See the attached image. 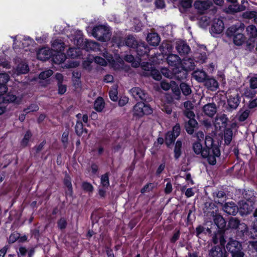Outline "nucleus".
Wrapping results in <instances>:
<instances>
[{
    "instance_id": "obj_1",
    "label": "nucleus",
    "mask_w": 257,
    "mask_h": 257,
    "mask_svg": "<svg viewBox=\"0 0 257 257\" xmlns=\"http://www.w3.org/2000/svg\"><path fill=\"white\" fill-rule=\"evenodd\" d=\"M70 39L73 40L74 44L77 46H80L87 51L95 50L98 48V44L92 41L86 40L84 43L82 33L80 31H75Z\"/></svg>"
},
{
    "instance_id": "obj_2",
    "label": "nucleus",
    "mask_w": 257,
    "mask_h": 257,
    "mask_svg": "<svg viewBox=\"0 0 257 257\" xmlns=\"http://www.w3.org/2000/svg\"><path fill=\"white\" fill-rule=\"evenodd\" d=\"M140 41L137 40L133 35H128L125 39L123 38L121 33L118 32L113 36V43H115L119 48L121 46H126L133 49H135Z\"/></svg>"
},
{
    "instance_id": "obj_3",
    "label": "nucleus",
    "mask_w": 257,
    "mask_h": 257,
    "mask_svg": "<svg viewBox=\"0 0 257 257\" xmlns=\"http://www.w3.org/2000/svg\"><path fill=\"white\" fill-rule=\"evenodd\" d=\"M92 35L99 41L106 42L110 39V28L106 25H98L92 30Z\"/></svg>"
},
{
    "instance_id": "obj_4",
    "label": "nucleus",
    "mask_w": 257,
    "mask_h": 257,
    "mask_svg": "<svg viewBox=\"0 0 257 257\" xmlns=\"http://www.w3.org/2000/svg\"><path fill=\"white\" fill-rule=\"evenodd\" d=\"M226 248L231 254V257H244L242 246L240 242L236 240L229 238Z\"/></svg>"
},
{
    "instance_id": "obj_5",
    "label": "nucleus",
    "mask_w": 257,
    "mask_h": 257,
    "mask_svg": "<svg viewBox=\"0 0 257 257\" xmlns=\"http://www.w3.org/2000/svg\"><path fill=\"white\" fill-rule=\"evenodd\" d=\"M220 155V149L218 146H214L207 149H203L202 157L206 158L208 163L214 165L216 163V158Z\"/></svg>"
},
{
    "instance_id": "obj_6",
    "label": "nucleus",
    "mask_w": 257,
    "mask_h": 257,
    "mask_svg": "<svg viewBox=\"0 0 257 257\" xmlns=\"http://www.w3.org/2000/svg\"><path fill=\"white\" fill-rule=\"evenodd\" d=\"M145 102H138L134 106L133 115L140 118L144 115H148L152 113L153 110L149 105L145 104Z\"/></svg>"
},
{
    "instance_id": "obj_7",
    "label": "nucleus",
    "mask_w": 257,
    "mask_h": 257,
    "mask_svg": "<svg viewBox=\"0 0 257 257\" xmlns=\"http://www.w3.org/2000/svg\"><path fill=\"white\" fill-rule=\"evenodd\" d=\"M130 93L136 100L149 102L151 101V97L144 90L139 87H135L130 90Z\"/></svg>"
},
{
    "instance_id": "obj_8",
    "label": "nucleus",
    "mask_w": 257,
    "mask_h": 257,
    "mask_svg": "<svg viewBox=\"0 0 257 257\" xmlns=\"http://www.w3.org/2000/svg\"><path fill=\"white\" fill-rule=\"evenodd\" d=\"M14 39V48L16 49L18 48H25L34 43V41L29 37H12Z\"/></svg>"
},
{
    "instance_id": "obj_9",
    "label": "nucleus",
    "mask_w": 257,
    "mask_h": 257,
    "mask_svg": "<svg viewBox=\"0 0 257 257\" xmlns=\"http://www.w3.org/2000/svg\"><path fill=\"white\" fill-rule=\"evenodd\" d=\"M180 126L179 123H176L173 127L172 131L168 132L165 137V143L169 146L174 142L176 139L179 136L180 133Z\"/></svg>"
},
{
    "instance_id": "obj_10",
    "label": "nucleus",
    "mask_w": 257,
    "mask_h": 257,
    "mask_svg": "<svg viewBox=\"0 0 257 257\" xmlns=\"http://www.w3.org/2000/svg\"><path fill=\"white\" fill-rule=\"evenodd\" d=\"M251 200H241L239 202V212L242 215H246L252 210L254 204L253 199Z\"/></svg>"
},
{
    "instance_id": "obj_11",
    "label": "nucleus",
    "mask_w": 257,
    "mask_h": 257,
    "mask_svg": "<svg viewBox=\"0 0 257 257\" xmlns=\"http://www.w3.org/2000/svg\"><path fill=\"white\" fill-rule=\"evenodd\" d=\"M212 241L214 244L219 243L220 247L224 248L226 242L224 231L221 229H218L215 232L212 236Z\"/></svg>"
},
{
    "instance_id": "obj_12",
    "label": "nucleus",
    "mask_w": 257,
    "mask_h": 257,
    "mask_svg": "<svg viewBox=\"0 0 257 257\" xmlns=\"http://www.w3.org/2000/svg\"><path fill=\"white\" fill-rule=\"evenodd\" d=\"M240 103L239 97L238 94L234 96H229L227 99V104L225 109L227 112H232L235 110Z\"/></svg>"
},
{
    "instance_id": "obj_13",
    "label": "nucleus",
    "mask_w": 257,
    "mask_h": 257,
    "mask_svg": "<svg viewBox=\"0 0 257 257\" xmlns=\"http://www.w3.org/2000/svg\"><path fill=\"white\" fill-rule=\"evenodd\" d=\"M226 1L230 3L226 8L227 13L233 14L245 10V7L242 5H238L237 0H226Z\"/></svg>"
},
{
    "instance_id": "obj_14",
    "label": "nucleus",
    "mask_w": 257,
    "mask_h": 257,
    "mask_svg": "<svg viewBox=\"0 0 257 257\" xmlns=\"http://www.w3.org/2000/svg\"><path fill=\"white\" fill-rule=\"evenodd\" d=\"M244 29V25L241 23L229 27L226 30V34L228 37L233 38L235 36L240 33H243Z\"/></svg>"
},
{
    "instance_id": "obj_15",
    "label": "nucleus",
    "mask_w": 257,
    "mask_h": 257,
    "mask_svg": "<svg viewBox=\"0 0 257 257\" xmlns=\"http://www.w3.org/2000/svg\"><path fill=\"white\" fill-rule=\"evenodd\" d=\"M175 48L178 53L181 56L188 54L191 50L187 43L182 40H179L176 42Z\"/></svg>"
},
{
    "instance_id": "obj_16",
    "label": "nucleus",
    "mask_w": 257,
    "mask_h": 257,
    "mask_svg": "<svg viewBox=\"0 0 257 257\" xmlns=\"http://www.w3.org/2000/svg\"><path fill=\"white\" fill-rule=\"evenodd\" d=\"M224 29V26L223 21L219 19H214L210 31L212 34H219L223 31Z\"/></svg>"
},
{
    "instance_id": "obj_17",
    "label": "nucleus",
    "mask_w": 257,
    "mask_h": 257,
    "mask_svg": "<svg viewBox=\"0 0 257 257\" xmlns=\"http://www.w3.org/2000/svg\"><path fill=\"white\" fill-rule=\"evenodd\" d=\"M208 257H227V253L224 248L217 245L209 250Z\"/></svg>"
},
{
    "instance_id": "obj_18",
    "label": "nucleus",
    "mask_w": 257,
    "mask_h": 257,
    "mask_svg": "<svg viewBox=\"0 0 257 257\" xmlns=\"http://www.w3.org/2000/svg\"><path fill=\"white\" fill-rule=\"evenodd\" d=\"M189 119L188 121L185 122L184 128L188 134L193 135L194 132L198 128V123L194 117Z\"/></svg>"
},
{
    "instance_id": "obj_19",
    "label": "nucleus",
    "mask_w": 257,
    "mask_h": 257,
    "mask_svg": "<svg viewBox=\"0 0 257 257\" xmlns=\"http://www.w3.org/2000/svg\"><path fill=\"white\" fill-rule=\"evenodd\" d=\"M211 6V3L208 1H197L194 4V7L198 13L204 14Z\"/></svg>"
},
{
    "instance_id": "obj_20",
    "label": "nucleus",
    "mask_w": 257,
    "mask_h": 257,
    "mask_svg": "<svg viewBox=\"0 0 257 257\" xmlns=\"http://www.w3.org/2000/svg\"><path fill=\"white\" fill-rule=\"evenodd\" d=\"M203 212L207 216H212L215 215L218 210L217 207L213 203L206 202L204 203L203 209Z\"/></svg>"
},
{
    "instance_id": "obj_21",
    "label": "nucleus",
    "mask_w": 257,
    "mask_h": 257,
    "mask_svg": "<svg viewBox=\"0 0 257 257\" xmlns=\"http://www.w3.org/2000/svg\"><path fill=\"white\" fill-rule=\"evenodd\" d=\"M204 114L210 117H213L217 112V107L214 103H208L202 108Z\"/></svg>"
},
{
    "instance_id": "obj_22",
    "label": "nucleus",
    "mask_w": 257,
    "mask_h": 257,
    "mask_svg": "<svg viewBox=\"0 0 257 257\" xmlns=\"http://www.w3.org/2000/svg\"><path fill=\"white\" fill-rule=\"evenodd\" d=\"M223 210L227 214L235 215L238 211V207L234 202L226 203L223 206Z\"/></svg>"
},
{
    "instance_id": "obj_23",
    "label": "nucleus",
    "mask_w": 257,
    "mask_h": 257,
    "mask_svg": "<svg viewBox=\"0 0 257 257\" xmlns=\"http://www.w3.org/2000/svg\"><path fill=\"white\" fill-rule=\"evenodd\" d=\"M166 97L169 102H173L175 100H180L181 97L180 88L178 87L172 88L171 95L167 94Z\"/></svg>"
},
{
    "instance_id": "obj_24",
    "label": "nucleus",
    "mask_w": 257,
    "mask_h": 257,
    "mask_svg": "<svg viewBox=\"0 0 257 257\" xmlns=\"http://www.w3.org/2000/svg\"><path fill=\"white\" fill-rule=\"evenodd\" d=\"M52 55V52L48 47L42 48L37 53L38 58L42 61H46Z\"/></svg>"
},
{
    "instance_id": "obj_25",
    "label": "nucleus",
    "mask_w": 257,
    "mask_h": 257,
    "mask_svg": "<svg viewBox=\"0 0 257 257\" xmlns=\"http://www.w3.org/2000/svg\"><path fill=\"white\" fill-rule=\"evenodd\" d=\"M168 64L171 66L177 67L181 64L180 58L176 54H170L167 58Z\"/></svg>"
},
{
    "instance_id": "obj_26",
    "label": "nucleus",
    "mask_w": 257,
    "mask_h": 257,
    "mask_svg": "<svg viewBox=\"0 0 257 257\" xmlns=\"http://www.w3.org/2000/svg\"><path fill=\"white\" fill-rule=\"evenodd\" d=\"M22 100V98L17 97L13 94L9 93L4 96H0V102H14L16 104H19Z\"/></svg>"
},
{
    "instance_id": "obj_27",
    "label": "nucleus",
    "mask_w": 257,
    "mask_h": 257,
    "mask_svg": "<svg viewBox=\"0 0 257 257\" xmlns=\"http://www.w3.org/2000/svg\"><path fill=\"white\" fill-rule=\"evenodd\" d=\"M213 217V220L215 225V229H223L226 225V222L224 219L219 214H215V215L212 216Z\"/></svg>"
},
{
    "instance_id": "obj_28",
    "label": "nucleus",
    "mask_w": 257,
    "mask_h": 257,
    "mask_svg": "<svg viewBox=\"0 0 257 257\" xmlns=\"http://www.w3.org/2000/svg\"><path fill=\"white\" fill-rule=\"evenodd\" d=\"M204 85L211 90H215L218 87V83L217 81L213 78L207 76L203 82Z\"/></svg>"
},
{
    "instance_id": "obj_29",
    "label": "nucleus",
    "mask_w": 257,
    "mask_h": 257,
    "mask_svg": "<svg viewBox=\"0 0 257 257\" xmlns=\"http://www.w3.org/2000/svg\"><path fill=\"white\" fill-rule=\"evenodd\" d=\"M147 40L151 45L157 46L160 42V38L157 33H152L148 35Z\"/></svg>"
},
{
    "instance_id": "obj_30",
    "label": "nucleus",
    "mask_w": 257,
    "mask_h": 257,
    "mask_svg": "<svg viewBox=\"0 0 257 257\" xmlns=\"http://www.w3.org/2000/svg\"><path fill=\"white\" fill-rule=\"evenodd\" d=\"M246 31L249 41L254 42L255 39L257 38L256 27L254 25H249L246 27Z\"/></svg>"
},
{
    "instance_id": "obj_31",
    "label": "nucleus",
    "mask_w": 257,
    "mask_h": 257,
    "mask_svg": "<svg viewBox=\"0 0 257 257\" xmlns=\"http://www.w3.org/2000/svg\"><path fill=\"white\" fill-rule=\"evenodd\" d=\"M65 46V45L61 39H55L52 42V49L56 52H62L64 50Z\"/></svg>"
},
{
    "instance_id": "obj_32",
    "label": "nucleus",
    "mask_w": 257,
    "mask_h": 257,
    "mask_svg": "<svg viewBox=\"0 0 257 257\" xmlns=\"http://www.w3.org/2000/svg\"><path fill=\"white\" fill-rule=\"evenodd\" d=\"M228 118L226 115L222 114L221 115H217L215 119V125L217 127L218 125L219 127H225L227 124Z\"/></svg>"
},
{
    "instance_id": "obj_33",
    "label": "nucleus",
    "mask_w": 257,
    "mask_h": 257,
    "mask_svg": "<svg viewBox=\"0 0 257 257\" xmlns=\"http://www.w3.org/2000/svg\"><path fill=\"white\" fill-rule=\"evenodd\" d=\"M213 197L215 203L222 205L225 200L226 194L222 191H215L213 193Z\"/></svg>"
},
{
    "instance_id": "obj_34",
    "label": "nucleus",
    "mask_w": 257,
    "mask_h": 257,
    "mask_svg": "<svg viewBox=\"0 0 257 257\" xmlns=\"http://www.w3.org/2000/svg\"><path fill=\"white\" fill-rule=\"evenodd\" d=\"M182 68L186 71L193 70L195 68L194 60L191 58H185L182 64Z\"/></svg>"
},
{
    "instance_id": "obj_35",
    "label": "nucleus",
    "mask_w": 257,
    "mask_h": 257,
    "mask_svg": "<svg viewBox=\"0 0 257 257\" xmlns=\"http://www.w3.org/2000/svg\"><path fill=\"white\" fill-rule=\"evenodd\" d=\"M138 55L140 56H144L148 54L149 49L144 42H140L139 45L135 49Z\"/></svg>"
},
{
    "instance_id": "obj_36",
    "label": "nucleus",
    "mask_w": 257,
    "mask_h": 257,
    "mask_svg": "<svg viewBox=\"0 0 257 257\" xmlns=\"http://www.w3.org/2000/svg\"><path fill=\"white\" fill-rule=\"evenodd\" d=\"M193 77L199 82H203L207 77L206 72L203 70H197L192 73Z\"/></svg>"
},
{
    "instance_id": "obj_37",
    "label": "nucleus",
    "mask_w": 257,
    "mask_h": 257,
    "mask_svg": "<svg viewBox=\"0 0 257 257\" xmlns=\"http://www.w3.org/2000/svg\"><path fill=\"white\" fill-rule=\"evenodd\" d=\"M185 70L182 69L180 70H177L174 71L173 77L176 80L181 81L185 79L187 75V73Z\"/></svg>"
},
{
    "instance_id": "obj_38",
    "label": "nucleus",
    "mask_w": 257,
    "mask_h": 257,
    "mask_svg": "<svg viewBox=\"0 0 257 257\" xmlns=\"http://www.w3.org/2000/svg\"><path fill=\"white\" fill-rule=\"evenodd\" d=\"M194 58L197 62L200 63H203L205 62L207 59V56L205 51H202L198 50L194 54Z\"/></svg>"
},
{
    "instance_id": "obj_39",
    "label": "nucleus",
    "mask_w": 257,
    "mask_h": 257,
    "mask_svg": "<svg viewBox=\"0 0 257 257\" xmlns=\"http://www.w3.org/2000/svg\"><path fill=\"white\" fill-rule=\"evenodd\" d=\"M52 56L53 61L57 64H60L63 62L66 59V56L62 52H56V54Z\"/></svg>"
},
{
    "instance_id": "obj_40",
    "label": "nucleus",
    "mask_w": 257,
    "mask_h": 257,
    "mask_svg": "<svg viewBox=\"0 0 257 257\" xmlns=\"http://www.w3.org/2000/svg\"><path fill=\"white\" fill-rule=\"evenodd\" d=\"M246 41V37L243 34V33H240L239 34L235 36L233 38V41L235 45L237 46L242 45Z\"/></svg>"
},
{
    "instance_id": "obj_41",
    "label": "nucleus",
    "mask_w": 257,
    "mask_h": 257,
    "mask_svg": "<svg viewBox=\"0 0 257 257\" xmlns=\"http://www.w3.org/2000/svg\"><path fill=\"white\" fill-rule=\"evenodd\" d=\"M80 46H77V48H71L67 51V55L72 58H75L79 56L81 54Z\"/></svg>"
},
{
    "instance_id": "obj_42",
    "label": "nucleus",
    "mask_w": 257,
    "mask_h": 257,
    "mask_svg": "<svg viewBox=\"0 0 257 257\" xmlns=\"http://www.w3.org/2000/svg\"><path fill=\"white\" fill-rule=\"evenodd\" d=\"M124 60L128 62L132 63V66L133 67L137 68L140 65L141 59L135 60L134 56L132 55H127L124 57Z\"/></svg>"
},
{
    "instance_id": "obj_43",
    "label": "nucleus",
    "mask_w": 257,
    "mask_h": 257,
    "mask_svg": "<svg viewBox=\"0 0 257 257\" xmlns=\"http://www.w3.org/2000/svg\"><path fill=\"white\" fill-rule=\"evenodd\" d=\"M29 71L28 65L25 63H20L17 67L16 73L17 75L25 74Z\"/></svg>"
},
{
    "instance_id": "obj_44",
    "label": "nucleus",
    "mask_w": 257,
    "mask_h": 257,
    "mask_svg": "<svg viewBox=\"0 0 257 257\" xmlns=\"http://www.w3.org/2000/svg\"><path fill=\"white\" fill-rule=\"evenodd\" d=\"M180 88L181 90L182 93L185 96H188L192 92V90L190 85L186 83H181L180 84Z\"/></svg>"
},
{
    "instance_id": "obj_45",
    "label": "nucleus",
    "mask_w": 257,
    "mask_h": 257,
    "mask_svg": "<svg viewBox=\"0 0 257 257\" xmlns=\"http://www.w3.org/2000/svg\"><path fill=\"white\" fill-rule=\"evenodd\" d=\"M232 131L229 128H226L224 131V142L225 144L228 145L232 139Z\"/></svg>"
},
{
    "instance_id": "obj_46",
    "label": "nucleus",
    "mask_w": 257,
    "mask_h": 257,
    "mask_svg": "<svg viewBox=\"0 0 257 257\" xmlns=\"http://www.w3.org/2000/svg\"><path fill=\"white\" fill-rule=\"evenodd\" d=\"M211 22V18L206 15L202 16L199 19V24L200 27L205 28L207 27Z\"/></svg>"
},
{
    "instance_id": "obj_47",
    "label": "nucleus",
    "mask_w": 257,
    "mask_h": 257,
    "mask_svg": "<svg viewBox=\"0 0 257 257\" xmlns=\"http://www.w3.org/2000/svg\"><path fill=\"white\" fill-rule=\"evenodd\" d=\"M104 107V101L102 98L98 97L94 103V108L97 111H101Z\"/></svg>"
},
{
    "instance_id": "obj_48",
    "label": "nucleus",
    "mask_w": 257,
    "mask_h": 257,
    "mask_svg": "<svg viewBox=\"0 0 257 257\" xmlns=\"http://www.w3.org/2000/svg\"><path fill=\"white\" fill-rule=\"evenodd\" d=\"M182 142L178 140L175 144L174 148V157L176 159H178L181 155Z\"/></svg>"
},
{
    "instance_id": "obj_49",
    "label": "nucleus",
    "mask_w": 257,
    "mask_h": 257,
    "mask_svg": "<svg viewBox=\"0 0 257 257\" xmlns=\"http://www.w3.org/2000/svg\"><path fill=\"white\" fill-rule=\"evenodd\" d=\"M238 235L240 236L248 234V228L247 225L244 223H240L237 228Z\"/></svg>"
},
{
    "instance_id": "obj_50",
    "label": "nucleus",
    "mask_w": 257,
    "mask_h": 257,
    "mask_svg": "<svg viewBox=\"0 0 257 257\" xmlns=\"http://www.w3.org/2000/svg\"><path fill=\"white\" fill-rule=\"evenodd\" d=\"M250 111L248 109H246L244 111L240 110L238 112V120L239 121H243L245 120L249 116Z\"/></svg>"
},
{
    "instance_id": "obj_51",
    "label": "nucleus",
    "mask_w": 257,
    "mask_h": 257,
    "mask_svg": "<svg viewBox=\"0 0 257 257\" xmlns=\"http://www.w3.org/2000/svg\"><path fill=\"white\" fill-rule=\"evenodd\" d=\"M141 66L142 69L145 71V75L149 76V72L154 69L152 65L148 62H143L141 63Z\"/></svg>"
},
{
    "instance_id": "obj_52",
    "label": "nucleus",
    "mask_w": 257,
    "mask_h": 257,
    "mask_svg": "<svg viewBox=\"0 0 257 257\" xmlns=\"http://www.w3.org/2000/svg\"><path fill=\"white\" fill-rule=\"evenodd\" d=\"M193 150L195 154L198 155L201 154L202 156V152L203 149H202V145L199 142H196L193 145Z\"/></svg>"
},
{
    "instance_id": "obj_53",
    "label": "nucleus",
    "mask_w": 257,
    "mask_h": 257,
    "mask_svg": "<svg viewBox=\"0 0 257 257\" xmlns=\"http://www.w3.org/2000/svg\"><path fill=\"white\" fill-rule=\"evenodd\" d=\"M240 221L236 218H231L228 222V226L233 229H237L240 224Z\"/></svg>"
},
{
    "instance_id": "obj_54",
    "label": "nucleus",
    "mask_w": 257,
    "mask_h": 257,
    "mask_svg": "<svg viewBox=\"0 0 257 257\" xmlns=\"http://www.w3.org/2000/svg\"><path fill=\"white\" fill-rule=\"evenodd\" d=\"M32 137V134L30 132L27 131L26 134H25V136L24 137V138L23 139L21 144L23 146H26L28 145V143L29 142V141Z\"/></svg>"
},
{
    "instance_id": "obj_55",
    "label": "nucleus",
    "mask_w": 257,
    "mask_h": 257,
    "mask_svg": "<svg viewBox=\"0 0 257 257\" xmlns=\"http://www.w3.org/2000/svg\"><path fill=\"white\" fill-rule=\"evenodd\" d=\"M53 74V71L51 70H48L41 73L39 76V79L40 80H45Z\"/></svg>"
},
{
    "instance_id": "obj_56",
    "label": "nucleus",
    "mask_w": 257,
    "mask_h": 257,
    "mask_svg": "<svg viewBox=\"0 0 257 257\" xmlns=\"http://www.w3.org/2000/svg\"><path fill=\"white\" fill-rule=\"evenodd\" d=\"M205 145L206 146L205 149L213 147H214V146H217V145L213 144V139L209 136H206L205 137Z\"/></svg>"
},
{
    "instance_id": "obj_57",
    "label": "nucleus",
    "mask_w": 257,
    "mask_h": 257,
    "mask_svg": "<svg viewBox=\"0 0 257 257\" xmlns=\"http://www.w3.org/2000/svg\"><path fill=\"white\" fill-rule=\"evenodd\" d=\"M149 75H151L153 77V78L156 80H160L162 78L161 74L158 70L155 69L152 70L149 72Z\"/></svg>"
},
{
    "instance_id": "obj_58",
    "label": "nucleus",
    "mask_w": 257,
    "mask_h": 257,
    "mask_svg": "<svg viewBox=\"0 0 257 257\" xmlns=\"http://www.w3.org/2000/svg\"><path fill=\"white\" fill-rule=\"evenodd\" d=\"M83 125L81 121H78L75 125V131L79 136L81 135L83 133Z\"/></svg>"
},
{
    "instance_id": "obj_59",
    "label": "nucleus",
    "mask_w": 257,
    "mask_h": 257,
    "mask_svg": "<svg viewBox=\"0 0 257 257\" xmlns=\"http://www.w3.org/2000/svg\"><path fill=\"white\" fill-rule=\"evenodd\" d=\"M161 74H163L165 77L167 78H172L173 76L172 73L167 68H162L161 69Z\"/></svg>"
},
{
    "instance_id": "obj_60",
    "label": "nucleus",
    "mask_w": 257,
    "mask_h": 257,
    "mask_svg": "<svg viewBox=\"0 0 257 257\" xmlns=\"http://www.w3.org/2000/svg\"><path fill=\"white\" fill-rule=\"evenodd\" d=\"M9 76L6 73L0 74V84L6 85L9 80Z\"/></svg>"
},
{
    "instance_id": "obj_61",
    "label": "nucleus",
    "mask_w": 257,
    "mask_h": 257,
    "mask_svg": "<svg viewBox=\"0 0 257 257\" xmlns=\"http://www.w3.org/2000/svg\"><path fill=\"white\" fill-rule=\"evenodd\" d=\"M154 188V185L152 183H148L146 184L144 187L141 189V192L142 193H145L146 192H149L150 191H152L153 188Z\"/></svg>"
},
{
    "instance_id": "obj_62",
    "label": "nucleus",
    "mask_w": 257,
    "mask_h": 257,
    "mask_svg": "<svg viewBox=\"0 0 257 257\" xmlns=\"http://www.w3.org/2000/svg\"><path fill=\"white\" fill-rule=\"evenodd\" d=\"M183 113L184 116L188 118H194L195 117V114L192 111V109H187L184 108L183 111Z\"/></svg>"
},
{
    "instance_id": "obj_63",
    "label": "nucleus",
    "mask_w": 257,
    "mask_h": 257,
    "mask_svg": "<svg viewBox=\"0 0 257 257\" xmlns=\"http://www.w3.org/2000/svg\"><path fill=\"white\" fill-rule=\"evenodd\" d=\"M39 109L38 106L36 104H32L29 107H28L26 109H25L24 111L26 113H29L31 112L36 111Z\"/></svg>"
},
{
    "instance_id": "obj_64",
    "label": "nucleus",
    "mask_w": 257,
    "mask_h": 257,
    "mask_svg": "<svg viewBox=\"0 0 257 257\" xmlns=\"http://www.w3.org/2000/svg\"><path fill=\"white\" fill-rule=\"evenodd\" d=\"M250 87L254 89L257 88V77H253L249 80Z\"/></svg>"
}]
</instances>
